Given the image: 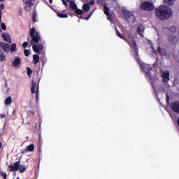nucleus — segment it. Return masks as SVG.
I'll return each mask as SVG.
<instances>
[{"label":"nucleus","mask_w":179,"mask_h":179,"mask_svg":"<svg viewBox=\"0 0 179 179\" xmlns=\"http://www.w3.org/2000/svg\"><path fill=\"white\" fill-rule=\"evenodd\" d=\"M76 15H83V11L81 9L77 8L74 10Z\"/></svg>","instance_id":"nucleus-27"},{"label":"nucleus","mask_w":179,"mask_h":179,"mask_svg":"<svg viewBox=\"0 0 179 179\" xmlns=\"http://www.w3.org/2000/svg\"><path fill=\"white\" fill-rule=\"evenodd\" d=\"M29 34L31 36V38H30V37L27 38V41H29L30 47H31L33 44L40 43V33H38V31H36V28H31L29 31Z\"/></svg>","instance_id":"nucleus-2"},{"label":"nucleus","mask_w":179,"mask_h":179,"mask_svg":"<svg viewBox=\"0 0 179 179\" xmlns=\"http://www.w3.org/2000/svg\"><path fill=\"white\" fill-rule=\"evenodd\" d=\"M28 152H34V144H31L27 146V149L22 151V155H24L25 153H28Z\"/></svg>","instance_id":"nucleus-13"},{"label":"nucleus","mask_w":179,"mask_h":179,"mask_svg":"<svg viewBox=\"0 0 179 179\" xmlns=\"http://www.w3.org/2000/svg\"><path fill=\"white\" fill-rule=\"evenodd\" d=\"M140 64V66H141V68H142V66H143V63H139Z\"/></svg>","instance_id":"nucleus-51"},{"label":"nucleus","mask_w":179,"mask_h":179,"mask_svg":"<svg viewBox=\"0 0 179 179\" xmlns=\"http://www.w3.org/2000/svg\"><path fill=\"white\" fill-rule=\"evenodd\" d=\"M29 45V42H24L22 44L23 48H27V47Z\"/></svg>","instance_id":"nucleus-39"},{"label":"nucleus","mask_w":179,"mask_h":179,"mask_svg":"<svg viewBox=\"0 0 179 179\" xmlns=\"http://www.w3.org/2000/svg\"><path fill=\"white\" fill-rule=\"evenodd\" d=\"M22 15V13H19V15Z\"/></svg>","instance_id":"nucleus-56"},{"label":"nucleus","mask_w":179,"mask_h":179,"mask_svg":"<svg viewBox=\"0 0 179 179\" xmlns=\"http://www.w3.org/2000/svg\"><path fill=\"white\" fill-rule=\"evenodd\" d=\"M171 108L174 111V113L179 114V101H175L171 103Z\"/></svg>","instance_id":"nucleus-8"},{"label":"nucleus","mask_w":179,"mask_h":179,"mask_svg":"<svg viewBox=\"0 0 179 179\" xmlns=\"http://www.w3.org/2000/svg\"><path fill=\"white\" fill-rule=\"evenodd\" d=\"M1 19H2V11H0V23H2V20Z\"/></svg>","instance_id":"nucleus-46"},{"label":"nucleus","mask_w":179,"mask_h":179,"mask_svg":"<svg viewBox=\"0 0 179 179\" xmlns=\"http://www.w3.org/2000/svg\"><path fill=\"white\" fill-rule=\"evenodd\" d=\"M63 5H64V6H68V3H66V1L65 0H61Z\"/></svg>","instance_id":"nucleus-40"},{"label":"nucleus","mask_w":179,"mask_h":179,"mask_svg":"<svg viewBox=\"0 0 179 179\" xmlns=\"http://www.w3.org/2000/svg\"><path fill=\"white\" fill-rule=\"evenodd\" d=\"M98 5H101L103 6V5L106 4V0H97Z\"/></svg>","instance_id":"nucleus-28"},{"label":"nucleus","mask_w":179,"mask_h":179,"mask_svg":"<svg viewBox=\"0 0 179 179\" xmlns=\"http://www.w3.org/2000/svg\"><path fill=\"white\" fill-rule=\"evenodd\" d=\"M170 101V99L169 98V95H166V103Z\"/></svg>","instance_id":"nucleus-47"},{"label":"nucleus","mask_w":179,"mask_h":179,"mask_svg":"<svg viewBox=\"0 0 179 179\" xmlns=\"http://www.w3.org/2000/svg\"><path fill=\"white\" fill-rule=\"evenodd\" d=\"M10 51H11V52H16V51H17V49H16V43H13V44L10 45Z\"/></svg>","instance_id":"nucleus-24"},{"label":"nucleus","mask_w":179,"mask_h":179,"mask_svg":"<svg viewBox=\"0 0 179 179\" xmlns=\"http://www.w3.org/2000/svg\"><path fill=\"white\" fill-rule=\"evenodd\" d=\"M176 38H177V36L173 34H171L168 36V40L173 45H176Z\"/></svg>","instance_id":"nucleus-14"},{"label":"nucleus","mask_w":179,"mask_h":179,"mask_svg":"<svg viewBox=\"0 0 179 179\" xmlns=\"http://www.w3.org/2000/svg\"><path fill=\"white\" fill-rule=\"evenodd\" d=\"M90 5H91V6H93V5H94V0H91L90 2Z\"/></svg>","instance_id":"nucleus-44"},{"label":"nucleus","mask_w":179,"mask_h":179,"mask_svg":"<svg viewBox=\"0 0 179 179\" xmlns=\"http://www.w3.org/2000/svg\"><path fill=\"white\" fill-rule=\"evenodd\" d=\"M107 17H108V20H112L111 15H110V14H109V16Z\"/></svg>","instance_id":"nucleus-49"},{"label":"nucleus","mask_w":179,"mask_h":179,"mask_svg":"<svg viewBox=\"0 0 179 179\" xmlns=\"http://www.w3.org/2000/svg\"><path fill=\"white\" fill-rule=\"evenodd\" d=\"M141 9L145 10V12H152V10H155V5L150 1H143L141 4Z\"/></svg>","instance_id":"nucleus-4"},{"label":"nucleus","mask_w":179,"mask_h":179,"mask_svg":"<svg viewBox=\"0 0 179 179\" xmlns=\"http://www.w3.org/2000/svg\"><path fill=\"white\" fill-rule=\"evenodd\" d=\"M1 28L2 30H6V25L3 22H1Z\"/></svg>","instance_id":"nucleus-36"},{"label":"nucleus","mask_w":179,"mask_h":179,"mask_svg":"<svg viewBox=\"0 0 179 179\" xmlns=\"http://www.w3.org/2000/svg\"><path fill=\"white\" fill-rule=\"evenodd\" d=\"M3 9H5V4L1 3V5H0V12H2V10H3Z\"/></svg>","instance_id":"nucleus-37"},{"label":"nucleus","mask_w":179,"mask_h":179,"mask_svg":"<svg viewBox=\"0 0 179 179\" xmlns=\"http://www.w3.org/2000/svg\"><path fill=\"white\" fill-rule=\"evenodd\" d=\"M16 179H20L19 178H17Z\"/></svg>","instance_id":"nucleus-57"},{"label":"nucleus","mask_w":179,"mask_h":179,"mask_svg":"<svg viewBox=\"0 0 179 179\" xmlns=\"http://www.w3.org/2000/svg\"><path fill=\"white\" fill-rule=\"evenodd\" d=\"M162 77V82L164 83H167V82L170 80V73H169V71L164 73Z\"/></svg>","instance_id":"nucleus-11"},{"label":"nucleus","mask_w":179,"mask_h":179,"mask_svg":"<svg viewBox=\"0 0 179 179\" xmlns=\"http://www.w3.org/2000/svg\"><path fill=\"white\" fill-rule=\"evenodd\" d=\"M26 165H20V160L14 163L13 165L8 166V171L12 173V171H17L19 170L20 173H24L27 170Z\"/></svg>","instance_id":"nucleus-3"},{"label":"nucleus","mask_w":179,"mask_h":179,"mask_svg":"<svg viewBox=\"0 0 179 179\" xmlns=\"http://www.w3.org/2000/svg\"><path fill=\"white\" fill-rule=\"evenodd\" d=\"M0 47L5 51V52H10V45L3 42L0 43Z\"/></svg>","instance_id":"nucleus-7"},{"label":"nucleus","mask_w":179,"mask_h":179,"mask_svg":"<svg viewBox=\"0 0 179 179\" xmlns=\"http://www.w3.org/2000/svg\"><path fill=\"white\" fill-rule=\"evenodd\" d=\"M43 48L44 45H43L41 43L32 45L33 51H34L36 54H40V52L43 51Z\"/></svg>","instance_id":"nucleus-6"},{"label":"nucleus","mask_w":179,"mask_h":179,"mask_svg":"<svg viewBox=\"0 0 179 179\" xmlns=\"http://www.w3.org/2000/svg\"><path fill=\"white\" fill-rule=\"evenodd\" d=\"M33 61H34V65H37V64L40 62V56H38V55H34Z\"/></svg>","instance_id":"nucleus-18"},{"label":"nucleus","mask_w":179,"mask_h":179,"mask_svg":"<svg viewBox=\"0 0 179 179\" xmlns=\"http://www.w3.org/2000/svg\"><path fill=\"white\" fill-rule=\"evenodd\" d=\"M158 52L160 55H166V50L162 49L160 46L158 47Z\"/></svg>","instance_id":"nucleus-23"},{"label":"nucleus","mask_w":179,"mask_h":179,"mask_svg":"<svg viewBox=\"0 0 179 179\" xmlns=\"http://www.w3.org/2000/svg\"><path fill=\"white\" fill-rule=\"evenodd\" d=\"M19 65H22V60L19 57H16L14 61L13 62L12 66L16 68V66H19Z\"/></svg>","instance_id":"nucleus-12"},{"label":"nucleus","mask_w":179,"mask_h":179,"mask_svg":"<svg viewBox=\"0 0 179 179\" xmlns=\"http://www.w3.org/2000/svg\"><path fill=\"white\" fill-rule=\"evenodd\" d=\"M124 16L129 23H135L136 17H135V15H134V13L126 10L124 12Z\"/></svg>","instance_id":"nucleus-5"},{"label":"nucleus","mask_w":179,"mask_h":179,"mask_svg":"<svg viewBox=\"0 0 179 179\" xmlns=\"http://www.w3.org/2000/svg\"><path fill=\"white\" fill-rule=\"evenodd\" d=\"M147 76H148L149 79H152V77L150 76V71H148L146 73Z\"/></svg>","instance_id":"nucleus-43"},{"label":"nucleus","mask_w":179,"mask_h":179,"mask_svg":"<svg viewBox=\"0 0 179 179\" xmlns=\"http://www.w3.org/2000/svg\"><path fill=\"white\" fill-rule=\"evenodd\" d=\"M27 114L29 117H33V115H34V110H30L27 112Z\"/></svg>","instance_id":"nucleus-30"},{"label":"nucleus","mask_w":179,"mask_h":179,"mask_svg":"<svg viewBox=\"0 0 179 179\" xmlns=\"http://www.w3.org/2000/svg\"><path fill=\"white\" fill-rule=\"evenodd\" d=\"M102 6H103V13L108 17L110 16V8L107 7V3L103 4Z\"/></svg>","instance_id":"nucleus-17"},{"label":"nucleus","mask_w":179,"mask_h":179,"mask_svg":"<svg viewBox=\"0 0 179 179\" xmlns=\"http://www.w3.org/2000/svg\"><path fill=\"white\" fill-rule=\"evenodd\" d=\"M170 30L171 31V33H176V27H170Z\"/></svg>","instance_id":"nucleus-38"},{"label":"nucleus","mask_w":179,"mask_h":179,"mask_svg":"<svg viewBox=\"0 0 179 179\" xmlns=\"http://www.w3.org/2000/svg\"><path fill=\"white\" fill-rule=\"evenodd\" d=\"M36 100H38V88L36 89Z\"/></svg>","instance_id":"nucleus-45"},{"label":"nucleus","mask_w":179,"mask_h":179,"mask_svg":"<svg viewBox=\"0 0 179 179\" xmlns=\"http://www.w3.org/2000/svg\"><path fill=\"white\" fill-rule=\"evenodd\" d=\"M50 3H52V0H49Z\"/></svg>","instance_id":"nucleus-53"},{"label":"nucleus","mask_w":179,"mask_h":179,"mask_svg":"<svg viewBox=\"0 0 179 179\" xmlns=\"http://www.w3.org/2000/svg\"><path fill=\"white\" fill-rule=\"evenodd\" d=\"M145 31V27L143 25H139L137 28V33L141 36V37H143V31Z\"/></svg>","instance_id":"nucleus-15"},{"label":"nucleus","mask_w":179,"mask_h":179,"mask_svg":"<svg viewBox=\"0 0 179 179\" xmlns=\"http://www.w3.org/2000/svg\"><path fill=\"white\" fill-rule=\"evenodd\" d=\"M24 54L25 57H29L30 55V50H24Z\"/></svg>","instance_id":"nucleus-32"},{"label":"nucleus","mask_w":179,"mask_h":179,"mask_svg":"<svg viewBox=\"0 0 179 179\" xmlns=\"http://www.w3.org/2000/svg\"><path fill=\"white\" fill-rule=\"evenodd\" d=\"M1 38H3V41H6V43H12V40L10 39V35L8 33L3 32L1 34Z\"/></svg>","instance_id":"nucleus-10"},{"label":"nucleus","mask_w":179,"mask_h":179,"mask_svg":"<svg viewBox=\"0 0 179 179\" xmlns=\"http://www.w3.org/2000/svg\"><path fill=\"white\" fill-rule=\"evenodd\" d=\"M0 176L3 177V179H7L8 176L6 175V173L3 171H0Z\"/></svg>","instance_id":"nucleus-29"},{"label":"nucleus","mask_w":179,"mask_h":179,"mask_svg":"<svg viewBox=\"0 0 179 179\" xmlns=\"http://www.w3.org/2000/svg\"><path fill=\"white\" fill-rule=\"evenodd\" d=\"M42 64H43V65H44V64H45V62L44 61V59L42 60Z\"/></svg>","instance_id":"nucleus-50"},{"label":"nucleus","mask_w":179,"mask_h":179,"mask_svg":"<svg viewBox=\"0 0 179 179\" xmlns=\"http://www.w3.org/2000/svg\"><path fill=\"white\" fill-rule=\"evenodd\" d=\"M93 12L90 13L85 18V20H89L90 19V17H92V15H93Z\"/></svg>","instance_id":"nucleus-35"},{"label":"nucleus","mask_w":179,"mask_h":179,"mask_svg":"<svg viewBox=\"0 0 179 179\" xmlns=\"http://www.w3.org/2000/svg\"><path fill=\"white\" fill-rule=\"evenodd\" d=\"M129 38H131V35H129Z\"/></svg>","instance_id":"nucleus-55"},{"label":"nucleus","mask_w":179,"mask_h":179,"mask_svg":"<svg viewBox=\"0 0 179 179\" xmlns=\"http://www.w3.org/2000/svg\"><path fill=\"white\" fill-rule=\"evenodd\" d=\"M70 6L72 10H75L78 8V6L76 5V3H75V1H70Z\"/></svg>","instance_id":"nucleus-21"},{"label":"nucleus","mask_w":179,"mask_h":179,"mask_svg":"<svg viewBox=\"0 0 179 179\" xmlns=\"http://www.w3.org/2000/svg\"><path fill=\"white\" fill-rule=\"evenodd\" d=\"M6 57L3 54H0V61H6Z\"/></svg>","instance_id":"nucleus-31"},{"label":"nucleus","mask_w":179,"mask_h":179,"mask_svg":"<svg viewBox=\"0 0 179 179\" xmlns=\"http://www.w3.org/2000/svg\"><path fill=\"white\" fill-rule=\"evenodd\" d=\"M28 6H31V3L29 2Z\"/></svg>","instance_id":"nucleus-54"},{"label":"nucleus","mask_w":179,"mask_h":179,"mask_svg":"<svg viewBox=\"0 0 179 179\" xmlns=\"http://www.w3.org/2000/svg\"><path fill=\"white\" fill-rule=\"evenodd\" d=\"M133 43H132V47L135 51L136 55H138V44H136V42L135 40L133 39Z\"/></svg>","instance_id":"nucleus-19"},{"label":"nucleus","mask_w":179,"mask_h":179,"mask_svg":"<svg viewBox=\"0 0 179 179\" xmlns=\"http://www.w3.org/2000/svg\"><path fill=\"white\" fill-rule=\"evenodd\" d=\"M155 16L159 20H169L173 16V10L171 8L166 6H159L155 10Z\"/></svg>","instance_id":"nucleus-1"},{"label":"nucleus","mask_w":179,"mask_h":179,"mask_svg":"<svg viewBox=\"0 0 179 179\" xmlns=\"http://www.w3.org/2000/svg\"><path fill=\"white\" fill-rule=\"evenodd\" d=\"M32 73H33V71H31V69L27 68V76H30V75H31Z\"/></svg>","instance_id":"nucleus-34"},{"label":"nucleus","mask_w":179,"mask_h":179,"mask_svg":"<svg viewBox=\"0 0 179 179\" xmlns=\"http://www.w3.org/2000/svg\"><path fill=\"white\" fill-rule=\"evenodd\" d=\"M37 85V83L34 80H32L31 84V93L34 94L36 93V86Z\"/></svg>","instance_id":"nucleus-16"},{"label":"nucleus","mask_w":179,"mask_h":179,"mask_svg":"<svg viewBox=\"0 0 179 179\" xmlns=\"http://www.w3.org/2000/svg\"><path fill=\"white\" fill-rule=\"evenodd\" d=\"M5 104L6 106H9V104L12 103V96H8L6 98V99L5 100Z\"/></svg>","instance_id":"nucleus-22"},{"label":"nucleus","mask_w":179,"mask_h":179,"mask_svg":"<svg viewBox=\"0 0 179 179\" xmlns=\"http://www.w3.org/2000/svg\"><path fill=\"white\" fill-rule=\"evenodd\" d=\"M115 31H116L117 36H119L120 38H122V40H124L126 41V43H127V44H129V45L130 47H132V45L131 44V42L128 39H127V38L125 37V35L122 34L121 33H120L118 31V29H115Z\"/></svg>","instance_id":"nucleus-9"},{"label":"nucleus","mask_w":179,"mask_h":179,"mask_svg":"<svg viewBox=\"0 0 179 179\" xmlns=\"http://www.w3.org/2000/svg\"><path fill=\"white\" fill-rule=\"evenodd\" d=\"M6 117V115L4 113V114H0V118L2 119V118H5Z\"/></svg>","instance_id":"nucleus-42"},{"label":"nucleus","mask_w":179,"mask_h":179,"mask_svg":"<svg viewBox=\"0 0 179 179\" xmlns=\"http://www.w3.org/2000/svg\"><path fill=\"white\" fill-rule=\"evenodd\" d=\"M58 17H61L62 19H65L68 17V14H64L62 13H57Z\"/></svg>","instance_id":"nucleus-26"},{"label":"nucleus","mask_w":179,"mask_h":179,"mask_svg":"<svg viewBox=\"0 0 179 179\" xmlns=\"http://www.w3.org/2000/svg\"><path fill=\"white\" fill-rule=\"evenodd\" d=\"M66 2H69V3H71V0H66Z\"/></svg>","instance_id":"nucleus-52"},{"label":"nucleus","mask_w":179,"mask_h":179,"mask_svg":"<svg viewBox=\"0 0 179 179\" xmlns=\"http://www.w3.org/2000/svg\"><path fill=\"white\" fill-rule=\"evenodd\" d=\"M32 20H33V22H34V23H36V22H37L36 20V15L34 13V15H33V18H32Z\"/></svg>","instance_id":"nucleus-41"},{"label":"nucleus","mask_w":179,"mask_h":179,"mask_svg":"<svg viewBox=\"0 0 179 179\" xmlns=\"http://www.w3.org/2000/svg\"><path fill=\"white\" fill-rule=\"evenodd\" d=\"M24 10H27V12H29V10H30L31 9V6H27L26 5L24 7Z\"/></svg>","instance_id":"nucleus-33"},{"label":"nucleus","mask_w":179,"mask_h":179,"mask_svg":"<svg viewBox=\"0 0 179 179\" xmlns=\"http://www.w3.org/2000/svg\"><path fill=\"white\" fill-rule=\"evenodd\" d=\"M12 114H13V115L16 114V110H15V109H14V110H13Z\"/></svg>","instance_id":"nucleus-48"},{"label":"nucleus","mask_w":179,"mask_h":179,"mask_svg":"<svg viewBox=\"0 0 179 179\" xmlns=\"http://www.w3.org/2000/svg\"><path fill=\"white\" fill-rule=\"evenodd\" d=\"M83 10H84V12H89V10H90V4L85 3L83 6Z\"/></svg>","instance_id":"nucleus-20"},{"label":"nucleus","mask_w":179,"mask_h":179,"mask_svg":"<svg viewBox=\"0 0 179 179\" xmlns=\"http://www.w3.org/2000/svg\"><path fill=\"white\" fill-rule=\"evenodd\" d=\"M174 1L176 0H164V3H166V5H169V6H171V5L174 3Z\"/></svg>","instance_id":"nucleus-25"}]
</instances>
